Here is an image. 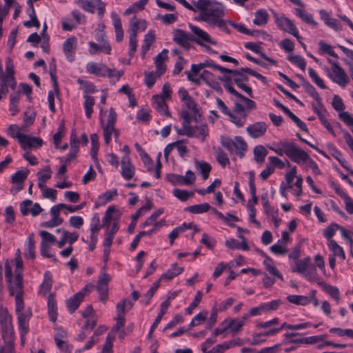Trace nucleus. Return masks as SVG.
Returning a JSON list of instances; mask_svg holds the SVG:
<instances>
[{
	"instance_id": "338daca9",
	"label": "nucleus",
	"mask_w": 353,
	"mask_h": 353,
	"mask_svg": "<svg viewBox=\"0 0 353 353\" xmlns=\"http://www.w3.org/2000/svg\"><path fill=\"white\" fill-rule=\"evenodd\" d=\"M78 83L81 85L82 88L85 93H94L97 91L96 86L91 82L79 79Z\"/></svg>"
},
{
	"instance_id": "0e129e2a",
	"label": "nucleus",
	"mask_w": 353,
	"mask_h": 353,
	"mask_svg": "<svg viewBox=\"0 0 353 353\" xmlns=\"http://www.w3.org/2000/svg\"><path fill=\"white\" fill-rule=\"evenodd\" d=\"M208 312L204 311L196 314L191 321L189 326L190 329L194 326H197L206 321Z\"/></svg>"
},
{
	"instance_id": "3c124183",
	"label": "nucleus",
	"mask_w": 353,
	"mask_h": 353,
	"mask_svg": "<svg viewBox=\"0 0 353 353\" xmlns=\"http://www.w3.org/2000/svg\"><path fill=\"white\" fill-rule=\"evenodd\" d=\"M116 196H117V190L116 189H112L105 192L103 194L99 196L100 205H105L107 203L112 201V199Z\"/></svg>"
},
{
	"instance_id": "c85d7f7f",
	"label": "nucleus",
	"mask_w": 353,
	"mask_h": 353,
	"mask_svg": "<svg viewBox=\"0 0 353 353\" xmlns=\"http://www.w3.org/2000/svg\"><path fill=\"white\" fill-rule=\"evenodd\" d=\"M155 41V34L153 31L150 30L144 38V43L141 47V57L144 59L147 52L150 50L151 46Z\"/></svg>"
},
{
	"instance_id": "7ed1b4c3",
	"label": "nucleus",
	"mask_w": 353,
	"mask_h": 353,
	"mask_svg": "<svg viewBox=\"0 0 353 353\" xmlns=\"http://www.w3.org/2000/svg\"><path fill=\"white\" fill-rule=\"evenodd\" d=\"M8 283V288L10 296H15V304H18V307H21V303H23V275L21 272L15 274L14 280Z\"/></svg>"
},
{
	"instance_id": "5fc2aeb1",
	"label": "nucleus",
	"mask_w": 353,
	"mask_h": 353,
	"mask_svg": "<svg viewBox=\"0 0 353 353\" xmlns=\"http://www.w3.org/2000/svg\"><path fill=\"white\" fill-rule=\"evenodd\" d=\"M319 284L323 287L325 291L329 294V295L333 299H336L337 301H339V290L338 288L335 286H332L327 285L325 282L319 283Z\"/></svg>"
},
{
	"instance_id": "6e6d98bb",
	"label": "nucleus",
	"mask_w": 353,
	"mask_h": 353,
	"mask_svg": "<svg viewBox=\"0 0 353 353\" xmlns=\"http://www.w3.org/2000/svg\"><path fill=\"white\" fill-rule=\"evenodd\" d=\"M311 261L310 257L304 258L303 260L297 261L296 263V268L292 270L293 272H297L300 274H303L306 269L309 267V264Z\"/></svg>"
},
{
	"instance_id": "ea45409f",
	"label": "nucleus",
	"mask_w": 353,
	"mask_h": 353,
	"mask_svg": "<svg viewBox=\"0 0 353 353\" xmlns=\"http://www.w3.org/2000/svg\"><path fill=\"white\" fill-rule=\"evenodd\" d=\"M85 99L83 107L85 112V116L88 119L91 118L92 114L93 112V105H94V99L93 97L85 94L83 96Z\"/></svg>"
},
{
	"instance_id": "393cba45",
	"label": "nucleus",
	"mask_w": 353,
	"mask_h": 353,
	"mask_svg": "<svg viewBox=\"0 0 353 353\" xmlns=\"http://www.w3.org/2000/svg\"><path fill=\"white\" fill-rule=\"evenodd\" d=\"M29 170H18L11 176V182L12 183L18 184L19 186L17 190H21L23 189L22 183L28 177Z\"/></svg>"
},
{
	"instance_id": "20e7f679",
	"label": "nucleus",
	"mask_w": 353,
	"mask_h": 353,
	"mask_svg": "<svg viewBox=\"0 0 353 353\" xmlns=\"http://www.w3.org/2000/svg\"><path fill=\"white\" fill-rule=\"evenodd\" d=\"M0 325L2 338L5 343L14 341V328L12 323V316L8 310L2 311L0 313Z\"/></svg>"
},
{
	"instance_id": "c9c22d12",
	"label": "nucleus",
	"mask_w": 353,
	"mask_h": 353,
	"mask_svg": "<svg viewBox=\"0 0 353 353\" xmlns=\"http://www.w3.org/2000/svg\"><path fill=\"white\" fill-rule=\"evenodd\" d=\"M211 209V206L208 203H203L198 205H194L186 207L185 211L190 212L192 214H201L206 212Z\"/></svg>"
},
{
	"instance_id": "bb28decb",
	"label": "nucleus",
	"mask_w": 353,
	"mask_h": 353,
	"mask_svg": "<svg viewBox=\"0 0 353 353\" xmlns=\"http://www.w3.org/2000/svg\"><path fill=\"white\" fill-rule=\"evenodd\" d=\"M181 117L183 119V128H184L188 134V137H194V127H191L192 118L188 110H182Z\"/></svg>"
},
{
	"instance_id": "dca6fc26",
	"label": "nucleus",
	"mask_w": 353,
	"mask_h": 353,
	"mask_svg": "<svg viewBox=\"0 0 353 353\" xmlns=\"http://www.w3.org/2000/svg\"><path fill=\"white\" fill-rule=\"evenodd\" d=\"M85 294L83 290L78 292L72 297L66 300L67 309L70 314L74 313L84 299Z\"/></svg>"
},
{
	"instance_id": "4d7b16f0",
	"label": "nucleus",
	"mask_w": 353,
	"mask_h": 353,
	"mask_svg": "<svg viewBox=\"0 0 353 353\" xmlns=\"http://www.w3.org/2000/svg\"><path fill=\"white\" fill-rule=\"evenodd\" d=\"M231 121L234 123L237 127H243L244 124L246 123L248 113H243V114H240V116L235 115L234 113H230L229 115Z\"/></svg>"
},
{
	"instance_id": "473e14b6",
	"label": "nucleus",
	"mask_w": 353,
	"mask_h": 353,
	"mask_svg": "<svg viewBox=\"0 0 353 353\" xmlns=\"http://www.w3.org/2000/svg\"><path fill=\"white\" fill-rule=\"evenodd\" d=\"M269 14L265 9L257 10L255 12V17L253 20L254 24L261 26L267 24Z\"/></svg>"
},
{
	"instance_id": "8fccbe9b",
	"label": "nucleus",
	"mask_w": 353,
	"mask_h": 353,
	"mask_svg": "<svg viewBox=\"0 0 353 353\" xmlns=\"http://www.w3.org/2000/svg\"><path fill=\"white\" fill-rule=\"evenodd\" d=\"M37 177L39 181V187L43 188V183H45L47 180L50 179L52 176V170L50 166H46L43 170V172H39L37 173Z\"/></svg>"
},
{
	"instance_id": "864d4df0",
	"label": "nucleus",
	"mask_w": 353,
	"mask_h": 353,
	"mask_svg": "<svg viewBox=\"0 0 353 353\" xmlns=\"http://www.w3.org/2000/svg\"><path fill=\"white\" fill-rule=\"evenodd\" d=\"M291 143L287 141H280L278 143V147H270V149L274 151L278 155L282 156L283 154L288 156L287 151L289 150Z\"/></svg>"
},
{
	"instance_id": "f8f14e48",
	"label": "nucleus",
	"mask_w": 353,
	"mask_h": 353,
	"mask_svg": "<svg viewBox=\"0 0 353 353\" xmlns=\"http://www.w3.org/2000/svg\"><path fill=\"white\" fill-rule=\"evenodd\" d=\"M267 130L268 125L263 121L255 122L249 125L246 128V131L249 136L254 139L264 136Z\"/></svg>"
},
{
	"instance_id": "a878e982",
	"label": "nucleus",
	"mask_w": 353,
	"mask_h": 353,
	"mask_svg": "<svg viewBox=\"0 0 353 353\" xmlns=\"http://www.w3.org/2000/svg\"><path fill=\"white\" fill-rule=\"evenodd\" d=\"M225 73L231 74L233 75V81L238 86L239 85H241L243 82L248 81V77L243 74L244 72L238 70H232L229 68H225Z\"/></svg>"
},
{
	"instance_id": "f3484780",
	"label": "nucleus",
	"mask_w": 353,
	"mask_h": 353,
	"mask_svg": "<svg viewBox=\"0 0 353 353\" xmlns=\"http://www.w3.org/2000/svg\"><path fill=\"white\" fill-rule=\"evenodd\" d=\"M319 14L321 19L327 26L332 28L335 31H340L342 30L341 23L336 19L331 18L330 14L326 10H321L319 11Z\"/></svg>"
},
{
	"instance_id": "2f4dec72",
	"label": "nucleus",
	"mask_w": 353,
	"mask_h": 353,
	"mask_svg": "<svg viewBox=\"0 0 353 353\" xmlns=\"http://www.w3.org/2000/svg\"><path fill=\"white\" fill-rule=\"evenodd\" d=\"M263 256L265 257V259L263 261V264L265 266L267 270L272 275L283 281V276L278 270V269L272 264L273 262L272 259L265 253H263Z\"/></svg>"
},
{
	"instance_id": "1a4fd4ad",
	"label": "nucleus",
	"mask_w": 353,
	"mask_h": 353,
	"mask_svg": "<svg viewBox=\"0 0 353 353\" xmlns=\"http://www.w3.org/2000/svg\"><path fill=\"white\" fill-rule=\"evenodd\" d=\"M17 137L21 147L26 150L28 148H39L43 145V140L41 138L30 137L19 132Z\"/></svg>"
},
{
	"instance_id": "052dcab7",
	"label": "nucleus",
	"mask_w": 353,
	"mask_h": 353,
	"mask_svg": "<svg viewBox=\"0 0 353 353\" xmlns=\"http://www.w3.org/2000/svg\"><path fill=\"white\" fill-rule=\"evenodd\" d=\"M308 73L312 81L315 83V84L317 86H319L321 89L327 88V86L325 84L323 80L319 77V75L313 68H310L308 69Z\"/></svg>"
},
{
	"instance_id": "7c9ffc66",
	"label": "nucleus",
	"mask_w": 353,
	"mask_h": 353,
	"mask_svg": "<svg viewBox=\"0 0 353 353\" xmlns=\"http://www.w3.org/2000/svg\"><path fill=\"white\" fill-rule=\"evenodd\" d=\"M25 256L28 259H34L35 258V241L33 234H30L28 237L26 243Z\"/></svg>"
},
{
	"instance_id": "0eeeda50",
	"label": "nucleus",
	"mask_w": 353,
	"mask_h": 353,
	"mask_svg": "<svg viewBox=\"0 0 353 353\" xmlns=\"http://www.w3.org/2000/svg\"><path fill=\"white\" fill-rule=\"evenodd\" d=\"M117 114L114 108H111L109 111V115L107 123L104 124L101 119V126L103 130L104 141L105 144H109L111 141L112 132L114 131V124L117 121Z\"/></svg>"
},
{
	"instance_id": "aec40b11",
	"label": "nucleus",
	"mask_w": 353,
	"mask_h": 353,
	"mask_svg": "<svg viewBox=\"0 0 353 353\" xmlns=\"http://www.w3.org/2000/svg\"><path fill=\"white\" fill-rule=\"evenodd\" d=\"M244 344V341L240 338H236L229 341H225L221 344H218L214 347V350L216 353H223L225 350L232 348L235 346H241Z\"/></svg>"
},
{
	"instance_id": "cd10ccee",
	"label": "nucleus",
	"mask_w": 353,
	"mask_h": 353,
	"mask_svg": "<svg viewBox=\"0 0 353 353\" xmlns=\"http://www.w3.org/2000/svg\"><path fill=\"white\" fill-rule=\"evenodd\" d=\"M224 323H227V327L230 330L231 332L236 333L241 330L245 322L243 320H240V319H230L224 320L221 325H223Z\"/></svg>"
},
{
	"instance_id": "79ce46f5",
	"label": "nucleus",
	"mask_w": 353,
	"mask_h": 353,
	"mask_svg": "<svg viewBox=\"0 0 353 353\" xmlns=\"http://www.w3.org/2000/svg\"><path fill=\"white\" fill-rule=\"evenodd\" d=\"M183 271V268L177 267L176 263H174L172 267V270H167L164 274L161 276L160 280L161 279H165L168 281L172 280L175 276L180 274Z\"/></svg>"
},
{
	"instance_id": "5701e85b",
	"label": "nucleus",
	"mask_w": 353,
	"mask_h": 353,
	"mask_svg": "<svg viewBox=\"0 0 353 353\" xmlns=\"http://www.w3.org/2000/svg\"><path fill=\"white\" fill-rule=\"evenodd\" d=\"M276 23L280 29L289 33L293 31L295 32V29L296 28L293 22L286 17L277 18Z\"/></svg>"
},
{
	"instance_id": "6ab92c4d",
	"label": "nucleus",
	"mask_w": 353,
	"mask_h": 353,
	"mask_svg": "<svg viewBox=\"0 0 353 353\" xmlns=\"http://www.w3.org/2000/svg\"><path fill=\"white\" fill-rule=\"evenodd\" d=\"M107 66L103 63L89 62L86 65V70L88 73L98 77H105Z\"/></svg>"
},
{
	"instance_id": "69168bd1",
	"label": "nucleus",
	"mask_w": 353,
	"mask_h": 353,
	"mask_svg": "<svg viewBox=\"0 0 353 353\" xmlns=\"http://www.w3.org/2000/svg\"><path fill=\"white\" fill-rule=\"evenodd\" d=\"M288 60L292 63L296 65L303 71L305 70L306 62L302 57L299 55H290L288 57Z\"/></svg>"
},
{
	"instance_id": "b1692460",
	"label": "nucleus",
	"mask_w": 353,
	"mask_h": 353,
	"mask_svg": "<svg viewBox=\"0 0 353 353\" xmlns=\"http://www.w3.org/2000/svg\"><path fill=\"white\" fill-rule=\"evenodd\" d=\"M48 312L49 319L52 322H55L57 319V307L54 296L50 294L48 297Z\"/></svg>"
},
{
	"instance_id": "f03ea898",
	"label": "nucleus",
	"mask_w": 353,
	"mask_h": 353,
	"mask_svg": "<svg viewBox=\"0 0 353 353\" xmlns=\"http://www.w3.org/2000/svg\"><path fill=\"white\" fill-rule=\"evenodd\" d=\"M224 15L223 6L222 3L214 2L210 3V8L204 12H200L199 17L196 19L208 23L210 26H214L216 22L221 20Z\"/></svg>"
},
{
	"instance_id": "774afa93",
	"label": "nucleus",
	"mask_w": 353,
	"mask_h": 353,
	"mask_svg": "<svg viewBox=\"0 0 353 353\" xmlns=\"http://www.w3.org/2000/svg\"><path fill=\"white\" fill-rule=\"evenodd\" d=\"M320 50L322 53H327L334 58H339L338 55L332 50V46L323 41H319Z\"/></svg>"
},
{
	"instance_id": "423d86ee",
	"label": "nucleus",
	"mask_w": 353,
	"mask_h": 353,
	"mask_svg": "<svg viewBox=\"0 0 353 353\" xmlns=\"http://www.w3.org/2000/svg\"><path fill=\"white\" fill-rule=\"evenodd\" d=\"M329 62L332 65V72L334 74V77L332 74H330V77L336 83L339 84L343 88H345L350 81V79L347 74L337 62L333 61L331 59H329Z\"/></svg>"
},
{
	"instance_id": "f257e3e1",
	"label": "nucleus",
	"mask_w": 353,
	"mask_h": 353,
	"mask_svg": "<svg viewBox=\"0 0 353 353\" xmlns=\"http://www.w3.org/2000/svg\"><path fill=\"white\" fill-rule=\"evenodd\" d=\"M125 300H121L117 304V317L114 319L117 321L116 324L112 328V330L108 333L105 339V344L102 350L103 353H112L113 341L115 339V332H119L121 328L125 325Z\"/></svg>"
},
{
	"instance_id": "2eb2a0df",
	"label": "nucleus",
	"mask_w": 353,
	"mask_h": 353,
	"mask_svg": "<svg viewBox=\"0 0 353 353\" xmlns=\"http://www.w3.org/2000/svg\"><path fill=\"white\" fill-rule=\"evenodd\" d=\"M153 108L161 114L167 117H170L171 114L169 111L168 106L165 103V99L161 96L154 95L152 97Z\"/></svg>"
},
{
	"instance_id": "72a5a7b5",
	"label": "nucleus",
	"mask_w": 353,
	"mask_h": 353,
	"mask_svg": "<svg viewBox=\"0 0 353 353\" xmlns=\"http://www.w3.org/2000/svg\"><path fill=\"white\" fill-rule=\"evenodd\" d=\"M254 161L257 163H263L265 161V158L267 156L268 151L263 145H256L254 148Z\"/></svg>"
},
{
	"instance_id": "4468645a",
	"label": "nucleus",
	"mask_w": 353,
	"mask_h": 353,
	"mask_svg": "<svg viewBox=\"0 0 353 353\" xmlns=\"http://www.w3.org/2000/svg\"><path fill=\"white\" fill-rule=\"evenodd\" d=\"M77 46V39L75 37L68 38L63 44V51L70 62L74 59V53Z\"/></svg>"
},
{
	"instance_id": "a211bd4d",
	"label": "nucleus",
	"mask_w": 353,
	"mask_h": 353,
	"mask_svg": "<svg viewBox=\"0 0 353 353\" xmlns=\"http://www.w3.org/2000/svg\"><path fill=\"white\" fill-rule=\"evenodd\" d=\"M121 165V174L122 177L127 181H129L131 179H132V168L130 157H122Z\"/></svg>"
},
{
	"instance_id": "9d476101",
	"label": "nucleus",
	"mask_w": 353,
	"mask_h": 353,
	"mask_svg": "<svg viewBox=\"0 0 353 353\" xmlns=\"http://www.w3.org/2000/svg\"><path fill=\"white\" fill-rule=\"evenodd\" d=\"M300 334L298 332L286 333L284 335L283 344L288 345V343H296L297 345L308 344L312 345L316 343V336H312L305 338H299Z\"/></svg>"
},
{
	"instance_id": "6e6552de",
	"label": "nucleus",
	"mask_w": 353,
	"mask_h": 353,
	"mask_svg": "<svg viewBox=\"0 0 353 353\" xmlns=\"http://www.w3.org/2000/svg\"><path fill=\"white\" fill-rule=\"evenodd\" d=\"M15 304V310L17 315L19 330L29 331V321L32 315V310L28 308L24 311V302L21 303V307Z\"/></svg>"
},
{
	"instance_id": "13d9d810",
	"label": "nucleus",
	"mask_w": 353,
	"mask_h": 353,
	"mask_svg": "<svg viewBox=\"0 0 353 353\" xmlns=\"http://www.w3.org/2000/svg\"><path fill=\"white\" fill-rule=\"evenodd\" d=\"M173 194L180 201H186L190 196L194 195V192H188L185 190L176 188L173 190Z\"/></svg>"
},
{
	"instance_id": "a18cd8bd",
	"label": "nucleus",
	"mask_w": 353,
	"mask_h": 353,
	"mask_svg": "<svg viewBox=\"0 0 353 353\" xmlns=\"http://www.w3.org/2000/svg\"><path fill=\"white\" fill-rule=\"evenodd\" d=\"M110 281V276L105 272V267L101 270V275L97 284V289H108V283Z\"/></svg>"
},
{
	"instance_id": "e2e57ef3",
	"label": "nucleus",
	"mask_w": 353,
	"mask_h": 353,
	"mask_svg": "<svg viewBox=\"0 0 353 353\" xmlns=\"http://www.w3.org/2000/svg\"><path fill=\"white\" fill-rule=\"evenodd\" d=\"M296 14L305 23L311 24L314 26L317 25V23L313 19L312 15L307 13L304 10L296 9Z\"/></svg>"
},
{
	"instance_id": "37998d69",
	"label": "nucleus",
	"mask_w": 353,
	"mask_h": 353,
	"mask_svg": "<svg viewBox=\"0 0 353 353\" xmlns=\"http://www.w3.org/2000/svg\"><path fill=\"white\" fill-rule=\"evenodd\" d=\"M283 112L285 113L297 125V126L300 128L301 130L308 132V129L305 123L297 117L292 112H291L288 108L286 107L284 108Z\"/></svg>"
},
{
	"instance_id": "f704fd0d",
	"label": "nucleus",
	"mask_w": 353,
	"mask_h": 353,
	"mask_svg": "<svg viewBox=\"0 0 353 353\" xmlns=\"http://www.w3.org/2000/svg\"><path fill=\"white\" fill-rule=\"evenodd\" d=\"M92 148L90 150V155L92 159L95 162L97 166H99V161L97 159V152L99 150V141H98V136L97 134H92L90 135Z\"/></svg>"
},
{
	"instance_id": "09e8293b",
	"label": "nucleus",
	"mask_w": 353,
	"mask_h": 353,
	"mask_svg": "<svg viewBox=\"0 0 353 353\" xmlns=\"http://www.w3.org/2000/svg\"><path fill=\"white\" fill-rule=\"evenodd\" d=\"M107 72H105V77H108L110 79V83L114 84L118 81L120 77L123 75V72L122 70H117L115 68H106Z\"/></svg>"
},
{
	"instance_id": "680f3d73",
	"label": "nucleus",
	"mask_w": 353,
	"mask_h": 353,
	"mask_svg": "<svg viewBox=\"0 0 353 353\" xmlns=\"http://www.w3.org/2000/svg\"><path fill=\"white\" fill-rule=\"evenodd\" d=\"M160 285V279L156 281L152 286L149 289V290L147 291V292L144 294V303L145 305H148L151 299L152 298L154 293L157 292V289L159 288Z\"/></svg>"
},
{
	"instance_id": "de8ad7c7",
	"label": "nucleus",
	"mask_w": 353,
	"mask_h": 353,
	"mask_svg": "<svg viewBox=\"0 0 353 353\" xmlns=\"http://www.w3.org/2000/svg\"><path fill=\"white\" fill-rule=\"evenodd\" d=\"M19 98V92L13 93L10 96V111H11L12 116L15 115L19 112L18 105Z\"/></svg>"
},
{
	"instance_id": "9b49d317",
	"label": "nucleus",
	"mask_w": 353,
	"mask_h": 353,
	"mask_svg": "<svg viewBox=\"0 0 353 353\" xmlns=\"http://www.w3.org/2000/svg\"><path fill=\"white\" fill-rule=\"evenodd\" d=\"M192 34L181 29L174 30L173 41L184 49L189 50L191 48L190 42L192 41Z\"/></svg>"
},
{
	"instance_id": "bf43d9fd",
	"label": "nucleus",
	"mask_w": 353,
	"mask_h": 353,
	"mask_svg": "<svg viewBox=\"0 0 353 353\" xmlns=\"http://www.w3.org/2000/svg\"><path fill=\"white\" fill-rule=\"evenodd\" d=\"M65 208H66V204H65V203H59L57 205L52 206L50 209V214L52 216V218L57 219V221H59L63 223V220L59 216L60 211L62 209H65Z\"/></svg>"
},
{
	"instance_id": "c03bdc74",
	"label": "nucleus",
	"mask_w": 353,
	"mask_h": 353,
	"mask_svg": "<svg viewBox=\"0 0 353 353\" xmlns=\"http://www.w3.org/2000/svg\"><path fill=\"white\" fill-rule=\"evenodd\" d=\"M314 112L317 114L319 119L323 123V125L325 126V128L334 136H335L334 131L333 130V128L331 125V124L329 123V121L327 120V119L325 117V116L322 114L321 110L316 107L315 104L312 105Z\"/></svg>"
},
{
	"instance_id": "412c9836",
	"label": "nucleus",
	"mask_w": 353,
	"mask_h": 353,
	"mask_svg": "<svg viewBox=\"0 0 353 353\" xmlns=\"http://www.w3.org/2000/svg\"><path fill=\"white\" fill-rule=\"evenodd\" d=\"M170 304V301L169 300V298L168 299H166L165 301H164L163 302L161 303L160 311H159V314H158V315H157L154 322L152 325V326L150 327V330L149 331L148 336L150 338L152 337V333H153L154 330L157 328V327L158 326L159 323L161 321L162 317L165 314L167 308L168 307Z\"/></svg>"
},
{
	"instance_id": "a19ab883",
	"label": "nucleus",
	"mask_w": 353,
	"mask_h": 353,
	"mask_svg": "<svg viewBox=\"0 0 353 353\" xmlns=\"http://www.w3.org/2000/svg\"><path fill=\"white\" fill-rule=\"evenodd\" d=\"M196 168L199 170L200 173L202 174V177L204 180H206L210 175L212 167L211 165L205 161H195Z\"/></svg>"
},
{
	"instance_id": "39448f33",
	"label": "nucleus",
	"mask_w": 353,
	"mask_h": 353,
	"mask_svg": "<svg viewBox=\"0 0 353 353\" xmlns=\"http://www.w3.org/2000/svg\"><path fill=\"white\" fill-rule=\"evenodd\" d=\"M188 26L192 32V42H194L201 46H205V43L212 45H216V42L211 39L210 34L208 32L191 23H189Z\"/></svg>"
},
{
	"instance_id": "c756f323",
	"label": "nucleus",
	"mask_w": 353,
	"mask_h": 353,
	"mask_svg": "<svg viewBox=\"0 0 353 353\" xmlns=\"http://www.w3.org/2000/svg\"><path fill=\"white\" fill-rule=\"evenodd\" d=\"M303 88L305 89V92L309 94L312 97L314 98L315 101H316L320 108H323V104L322 103L321 98L320 97L318 92L316 90L315 88L308 81L304 82Z\"/></svg>"
},
{
	"instance_id": "603ef678",
	"label": "nucleus",
	"mask_w": 353,
	"mask_h": 353,
	"mask_svg": "<svg viewBox=\"0 0 353 353\" xmlns=\"http://www.w3.org/2000/svg\"><path fill=\"white\" fill-rule=\"evenodd\" d=\"M235 143H236V153L240 157H243L244 156V152L247 150V144L245 141L241 137H235Z\"/></svg>"
},
{
	"instance_id": "49530a36",
	"label": "nucleus",
	"mask_w": 353,
	"mask_h": 353,
	"mask_svg": "<svg viewBox=\"0 0 353 353\" xmlns=\"http://www.w3.org/2000/svg\"><path fill=\"white\" fill-rule=\"evenodd\" d=\"M52 285V276L50 272L47 271L44 273L43 281L40 285L41 290L46 294L51 290Z\"/></svg>"
},
{
	"instance_id": "4c0bfd02",
	"label": "nucleus",
	"mask_w": 353,
	"mask_h": 353,
	"mask_svg": "<svg viewBox=\"0 0 353 353\" xmlns=\"http://www.w3.org/2000/svg\"><path fill=\"white\" fill-rule=\"evenodd\" d=\"M150 109L141 108L137 113V120L143 124H148L152 119Z\"/></svg>"
},
{
	"instance_id": "ddd939ff",
	"label": "nucleus",
	"mask_w": 353,
	"mask_h": 353,
	"mask_svg": "<svg viewBox=\"0 0 353 353\" xmlns=\"http://www.w3.org/2000/svg\"><path fill=\"white\" fill-rule=\"evenodd\" d=\"M287 152V157L296 163H299L301 161L306 162L307 159H309V155L307 152L298 148L294 143H291V146H290V149Z\"/></svg>"
},
{
	"instance_id": "e433bc0d",
	"label": "nucleus",
	"mask_w": 353,
	"mask_h": 353,
	"mask_svg": "<svg viewBox=\"0 0 353 353\" xmlns=\"http://www.w3.org/2000/svg\"><path fill=\"white\" fill-rule=\"evenodd\" d=\"M287 300L293 304L298 305H306L310 303V299L307 296L289 295Z\"/></svg>"
},
{
	"instance_id": "58836bf2",
	"label": "nucleus",
	"mask_w": 353,
	"mask_h": 353,
	"mask_svg": "<svg viewBox=\"0 0 353 353\" xmlns=\"http://www.w3.org/2000/svg\"><path fill=\"white\" fill-rule=\"evenodd\" d=\"M49 70L54 90L58 95L59 94V89L56 74V64L54 59H52V61L49 63Z\"/></svg>"
},
{
	"instance_id": "4be33fe9",
	"label": "nucleus",
	"mask_w": 353,
	"mask_h": 353,
	"mask_svg": "<svg viewBox=\"0 0 353 353\" xmlns=\"http://www.w3.org/2000/svg\"><path fill=\"white\" fill-rule=\"evenodd\" d=\"M0 86L8 89L10 87L14 90L17 87V82L14 77L6 75L3 73L2 66H0Z\"/></svg>"
}]
</instances>
